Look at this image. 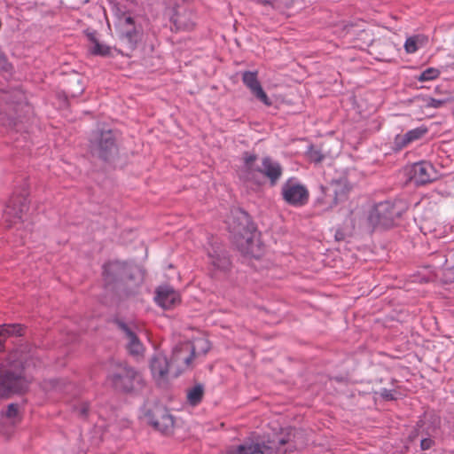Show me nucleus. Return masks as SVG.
<instances>
[{"mask_svg": "<svg viewBox=\"0 0 454 454\" xmlns=\"http://www.w3.org/2000/svg\"><path fill=\"white\" fill-rule=\"evenodd\" d=\"M155 301L161 308L168 309L180 302V295L171 286H162L156 290Z\"/></svg>", "mask_w": 454, "mask_h": 454, "instance_id": "obj_12", "label": "nucleus"}, {"mask_svg": "<svg viewBox=\"0 0 454 454\" xmlns=\"http://www.w3.org/2000/svg\"><path fill=\"white\" fill-rule=\"evenodd\" d=\"M152 425L163 434H169L174 427V419L166 410H159L153 415Z\"/></svg>", "mask_w": 454, "mask_h": 454, "instance_id": "obj_18", "label": "nucleus"}, {"mask_svg": "<svg viewBox=\"0 0 454 454\" xmlns=\"http://www.w3.org/2000/svg\"><path fill=\"white\" fill-rule=\"evenodd\" d=\"M260 3H261L262 4H264V5H266V4H270V2H269V1H266V0H265V1H260Z\"/></svg>", "mask_w": 454, "mask_h": 454, "instance_id": "obj_34", "label": "nucleus"}, {"mask_svg": "<svg viewBox=\"0 0 454 454\" xmlns=\"http://www.w3.org/2000/svg\"><path fill=\"white\" fill-rule=\"evenodd\" d=\"M86 411H87V410L84 408V409H82V412L83 414H85V413H86Z\"/></svg>", "mask_w": 454, "mask_h": 454, "instance_id": "obj_35", "label": "nucleus"}, {"mask_svg": "<svg viewBox=\"0 0 454 454\" xmlns=\"http://www.w3.org/2000/svg\"><path fill=\"white\" fill-rule=\"evenodd\" d=\"M242 82L250 92L265 106H271V101L263 90L258 80L257 71H245L242 73Z\"/></svg>", "mask_w": 454, "mask_h": 454, "instance_id": "obj_10", "label": "nucleus"}, {"mask_svg": "<svg viewBox=\"0 0 454 454\" xmlns=\"http://www.w3.org/2000/svg\"><path fill=\"white\" fill-rule=\"evenodd\" d=\"M27 360L19 351L9 355L6 363L0 366V398L26 391L30 380L25 375Z\"/></svg>", "mask_w": 454, "mask_h": 454, "instance_id": "obj_2", "label": "nucleus"}, {"mask_svg": "<svg viewBox=\"0 0 454 454\" xmlns=\"http://www.w3.org/2000/svg\"><path fill=\"white\" fill-rule=\"evenodd\" d=\"M203 388L201 386H195L188 391L187 398L192 405H197L202 399Z\"/></svg>", "mask_w": 454, "mask_h": 454, "instance_id": "obj_26", "label": "nucleus"}, {"mask_svg": "<svg viewBox=\"0 0 454 454\" xmlns=\"http://www.w3.org/2000/svg\"><path fill=\"white\" fill-rule=\"evenodd\" d=\"M437 176L434 166L429 162L422 161L413 166V179L416 183L427 184L437 179Z\"/></svg>", "mask_w": 454, "mask_h": 454, "instance_id": "obj_15", "label": "nucleus"}, {"mask_svg": "<svg viewBox=\"0 0 454 454\" xmlns=\"http://www.w3.org/2000/svg\"><path fill=\"white\" fill-rule=\"evenodd\" d=\"M255 155L246 154L244 157V171L245 176L249 180H256L259 175L267 176L272 184H274L282 175V168L279 163L273 161L270 158L265 157L262 159V167L255 166Z\"/></svg>", "mask_w": 454, "mask_h": 454, "instance_id": "obj_4", "label": "nucleus"}, {"mask_svg": "<svg viewBox=\"0 0 454 454\" xmlns=\"http://www.w3.org/2000/svg\"><path fill=\"white\" fill-rule=\"evenodd\" d=\"M446 104V100L430 98L427 100L426 106L432 108H441Z\"/></svg>", "mask_w": 454, "mask_h": 454, "instance_id": "obj_29", "label": "nucleus"}, {"mask_svg": "<svg viewBox=\"0 0 454 454\" xmlns=\"http://www.w3.org/2000/svg\"><path fill=\"white\" fill-rule=\"evenodd\" d=\"M91 151L100 158L107 159L115 153V138L111 130L96 134L91 141Z\"/></svg>", "mask_w": 454, "mask_h": 454, "instance_id": "obj_8", "label": "nucleus"}, {"mask_svg": "<svg viewBox=\"0 0 454 454\" xmlns=\"http://www.w3.org/2000/svg\"><path fill=\"white\" fill-rule=\"evenodd\" d=\"M229 231L240 253L247 257L259 258L263 254V246L254 223L247 212L234 208L226 219Z\"/></svg>", "mask_w": 454, "mask_h": 454, "instance_id": "obj_1", "label": "nucleus"}, {"mask_svg": "<svg viewBox=\"0 0 454 454\" xmlns=\"http://www.w3.org/2000/svg\"><path fill=\"white\" fill-rule=\"evenodd\" d=\"M274 448L270 445L249 440L227 448L222 454H272Z\"/></svg>", "mask_w": 454, "mask_h": 454, "instance_id": "obj_9", "label": "nucleus"}, {"mask_svg": "<svg viewBox=\"0 0 454 454\" xmlns=\"http://www.w3.org/2000/svg\"><path fill=\"white\" fill-rule=\"evenodd\" d=\"M349 188L348 184L343 181H335L326 187L325 193L327 197H333L334 199H341L346 197L348 193Z\"/></svg>", "mask_w": 454, "mask_h": 454, "instance_id": "obj_21", "label": "nucleus"}, {"mask_svg": "<svg viewBox=\"0 0 454 454\" xmlns=\"http://www.w3.org/2000/svg\"><path fill=\"white\" fill-rule=\"evenodd\" d=\"M208 258L211 270L214 273L225 272L229 270L231 267V261L223 253L216 251L209 253Z\"/></svg>", "mask_w": 454, "mask_h": 454, "instance_id": "obj_20", "label": "nucleus"}, {"mask_svg": "<svg viewBox=\"0 0 454 454\" xmlns=\"http://www.w3.org/2000/svg\"><path fill=\"white\" fill-rule=\"evenodd\" d=\"M287 202L294 207H301L304 204V200H287Z\"/></svg>", "mask_w": 454, "mask_h": 454, "instance_id": "obj_32", "label": "nucleus"}, {"mask_svg": "<svg viewBox=\"0 0 454 454\" xmlns=\"http://www.w3.org/2000/svg\"><path fill=\"white\" fill-rule=\"evenodd\" d=\"M174 22L178 29L191 30L194 27V16L191 12L176 13Z\"/></svg>", "mask_w": 454, "mask_h": 454, "instance_id": "obj_23", "label": "nucleus"}, {"mask_svg": "<svg viewBox=\"0 0 454 454\" xmlns=\"http://www.w3.org/2000/svg\"><path fill=\"white\" fill-rule=\"evenodd\" d=\"M380 395L385 400H394L395 399L394 392L392 390H389L387 388L381 389L380 392Z\"/></svg>", "mask_w": 454, "mask_h": 454, "instance_id": "obj_30", "label": "nucleus"}, {"mask_svg": "<svg viewBox=\"0 0 454 454\" xmlns=\"http://www.w3.org/2000/svg\"><path fill=\"white\" fill-rule=\"evenodd\" d=\"M88 38L91 43L90 52L94 55H99L103 57H107L112 55V48L109 46L100 43L96 37L95 33H88Z\"/></svg>", "mask_w": 454, "mask_h": 454, "instance_id": "obj_22", "label": "nucleus"}, {"mask_svg": "<svg viewBox=\"0 0 454 454\" xmlns=\"http://www.w3.org/2000/svg\"><path fill=\"white\" fill-rule=\"evenodd\" d=\"M440 74L441 73L437 68L428 67L420 74L418 80L419 82L433 81V80L438 78Z\"/></svg>", "mask_w": 454, "mask_h": 454, "instance_id": "obj_27", "label": "nucleus"}, {"mask_svg": "<svg viewBox=\"0 0 454 454\" xmlns=\"http://www.w3.org/2000/svg\"><path fill=\"white\" fill-rule=\"evenodd\" d=\"M428 129L425 126H420L416 129L407 131L405 134L397 135L395 137V144L399 148H404L411 143L420 139L427 133Z\"/></svg>", "mask_w": 454, "mask_h": 454, "instance_id": "obj_19", "label": "nucleus"}, {"mask_svg": "<svg viewBox=\"0 0 454 454\" xmlns=\"http://www.w3.org/2000/svg\"><path fill=\"white\" fill-rule=\"evenodd\" d=\"M427 39L421 35H417L407 38L404 43L405 51L408 54L415 53L420 47L424 46Z\"/></svg>", "mask_w": 454, "mask_h": 454, "instance_id": "obj_25", "label": "nucleus"}, {"mask_svg": "<svg viewBox=\"0 0 454 454\" xmlns=\"http://www.w3.org/2000/svg\"><path fill=\"white\" fill-rule=\"evenodd\" d=\"M19 415V406L16 403H10L5 411V417L11 419H14Z\"/></svg>", "mask_w": 454, "mask_h": 454, "instance_id": "obj_28", "label": "nucleus"}, {"mask_svg": "<svg viewBox=\"0 0 454 454\" xmlns=\"http://www.w3.org/2000/svg\"><path fill=\"white\" fill-rule=\"evenodd\" d=\"M27 209L26 200H8L4 212V217L7 223L16 224L23 221V212Z\"/></svg>", "mask_w": 454, "mask_h": 454, "instance_id": "obj_14", "label": "nucleus"}, {"mask_svg": "<svg viewBox=\"0 0 454 454\" xmlns=\"http://www.w3.org/2000/svg\"><path fill=\"white\" fill-rule=\"evenodd\" d=\"M117 29L121 42L129 50H134L142 40L143 30L137 26L134 19L127 14L119 18Z\"/></svg>", "mask_w": 454, "mask_h": 454, "instance_id": "obj_5", "label": "nucleus"}, {"mask_svg": "<svg viewBox=\"0 0 454 454\" xmlns=\"http://www.w3.org/2000/svg\"><path fill=\"white\" fill-rule=\"evenodd\" d=\"M108 380L116 389L130 391L134 388L136 382H140L141 377L134 369L120 366L116 372L108 377Z\"/></svg>", "mask_w": 454, "mask_h": 454, "instance_id": "obj_7", "label": "nucleus"}, {"mask_svg": "<svg viewBox=\"0 0 454 454\" xmlns=\"http://www.w3.org/2000/svg\"><path fill=\"white\" fill-rule=\"evenodd\" d=\"M350 215L353 216L349 219L350 225H347L344 228L338 229L336 231L335 239L337 240H343L347 236L352 235L356 225V218L360 215V211H352Z\"/></svg>", "mask_w": 454, "mask_h": 454, "instance_id": "obj_24", "label": "nucleus"}, {"mask_svg": "<svg viewBox=\"0 0 454 454\" xmlns=\"http://www.w3.org/2000/svg\"><path fill=\"white\" fill-rule=\"evenodd\" d=\"M286 440H284V439H280V440L278 441V443H279L280 445H284V444H286Z\"/></svg>", "mask_w": 454, "mask_h": 454, "instance_id": "obj_33", "label": "nucleus"}, {"mask_svg": "<svg viewBox=\"0 0 454 454\" xmlns=\"http://www.w3.org/2000/svg\"><path fill=\"white\" fill-rule=\"evenodd\" d=\"M195 356V347L190 342L182 343L176 347L170 362L173 375L178 376L183 372L192 368Z\"/></svg>", "mask_w": 454, "mask_h": 454, "instance_id": "obj_6", "label": "nucleus"}, {"mask_svg": "<svg viewBox=\"0 0 454 454\" xmlns=\"http://www.w3.org/2000/svg\"><path fill=\"white\" fill-rule=\"evenodd\" d=\"M402 200H380L370 211L365 224L369 229L378 227L389 228L401 216L405 207L400 205Z\"/></svg>", "mask_w": 454, "mask_h": 454, "instance_id": "obj_3", "label": "nucleus"}, {"mask_svg": "<svg viewBox=\"0 0 454 454\" xmlns=\"http://www.w3.org/2000/svg\"><path fill=\"white\" fill-rule=\"evenodd\" d=\"M151 371L153 378L159 382H164L169 372H173L171 363L161 353L155 354L151 360Z\"/></svg>", "mask_w": 454, "mask_h": 454, "instance_id": "obj_11", "label": "nucleus"}, {"mask_svg": "<svg viewBox=\"0 0 454 454\" xmlns=\"http://www.w3.org/2000/svg\"><path fill=\"white\" fill-rule=\"evenodd\" d=\"M128 265L125 262L114 261L109 262L103 266V276L106 285H111L123 278L126 274Z\"/></svg>", "mask_w": 454, "mask_h": 454, "instance_id": "obj_13", "label": "nucleus"}, {"mask_svg": "<svg viewBox=\"0 0 454 454\" xmlns=\"http://www.w3.org/2000/svg\"><path fill=\"white\" fill-rule=\"evenodd\" d=\"M284 199H307V188L294 179H288L282 189Z\"/></svg>", "mask_w": 454, "mask_h": 454, "instance_id": "obj_17", "label": "nucleus"}, {"mask_svg": "<svg viewBox=\"0 0 454 454\" xmlns=\"http://www.w3.org/2000/svg\"><path fill=\"white\" fill-rule=\"evenodd\" d=\"M119 326L125 334L129 352L133 356L143 355L145 348L137 333L124 323H120Z\"/></svg>", "mask_w": 454, "mask_h": 454, "instance_id": "obj_16", "label": "nucleus"}, {"mask_svg": "<svg viewBox=\"0 0 454 454\" xmlns=\"http://www.w3.org/2000/svg\"><path fill=\"white\" fill-rule=\"evenodd\" d=\"M434 445V441L431 438H424L420 442V448L423 450H429Z\"/></svg>", "mask_w": 454, "mask_h": 454, "instance_id": "obj_31", "label": "nucleus"}]
</instances>
